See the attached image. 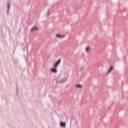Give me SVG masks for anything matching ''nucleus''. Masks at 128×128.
I'll return each mask as SVG.
<instances>
[{"label": "nucleus", "instance_id": "obj_1", "mask_svg": "<svg viewBox=\"0 0 128 128\" xmlns=\"http://www.w3.org/2000/svg\"><path fill=\"white\" fill-rule=\"evenodd\" d=\"M61 62H62V60H60V59H58V60L56 62L54 66V68H57L58 66L60 65V64Z\"/></svg>", "mask_w": 128, "mask_h": 128}, {"label": "nucleus", "instance_id": "obj_2", "mask_svg": "<svg viewBox=\"0 0 128 128\" xmlns=\"http://www.w3.org/2000/svg\"><path fill=\"white\" fill-rule=\"evenodd\" d=\"M56 38H64V35L61 36L60 34H57L56 35Z\"/></svg>", "mask_w": 128, "mask_h": 128}, {"label": "nucleus", "instance_id": "obj_3", "mask_svg": "<svg viewBox=\"0 0 128 128\" xmlns=\"http://www.w3.org/2000/svg\"><path fill=\"white\" fill-rule=\"evenodd\" d=\"M50 71L52 72H54L55 74L58 72V71L56 70V68H54L51 69Z\"/></svg>", "mask_w": 128, "mask_h": 128}, {"label": "nucleus", "instance_id": "obj_4", "mask_svg": "<svg viewBox=\"0 0 128 128\" xmlns=\"http://www.w3.org/2000/svg\"><path fill=\"white\" fill-rule=\"evenodd\" d=\"M38 28L36 26H34L31 28V32H34V30H38Z\"/></svg>", "mask_w": 128, "mask_h": 128}, {"label": "nucleus", "instance_id": "obj_5", "mask_svg": "<svg viewBox=\"0 0 128 128\" xmlns=\"http://www.w3.org/2000/svg\"><path fill=\"white\" fill-rule=\"evenodd\" d=\"M60 126L62 128H65L66 127V123L62 122H60Z\"/></svg>", "mask_w": 128, "mask_h": 128}, {"label": "nucleus", "instance_id": "obj_6", "mask_svg": "<svg viewBox=\"0 0 128 128\" xmlns=\"http://www.w3.org/2000/svg\"><path fill=\"white\" fill-rule=\"evenodd\" d=\"M112 70H114V68H112V66H110V69L109 70H108V74H110V71Z\"/></svg>", "mask_w": 128, "mask_h": 128}, {"label": "nucleus", "instance_id": "obj_7", "mask_svg": "<svg viewBox=\"0 0 128 128\" xmlns=\"http://www.w3.org/2000/svg\"><path fill=\"white\" fill-rule=\"evenodd\" d=\"M86 52H88V50H90V48L89 47H87L86 49Z\"/></svg>", "mask_w": 128, "mask_h": 128}, {"label": "nucleus", "instance_id": "obj_8", "mask_svg": "<svg viewBox=\"0 0 128 128\" xmlns=\"http://www.w3.org/2000/svg\"><path fill=\"white\" fill-rule=\"evenodd\" d=\"M76 88H82V86L81 85H77Z\"/></svg>", "mask_w": 128, "mask_h": 128}, {"label": "nucleus", "instance_id": "obj_9", "mask_svg": "<svg viewBox=\"0 0 128 128\" xmlns=\"http://www.w3.org/2000/svg\"><path fill=\"white\" fill-rule=\"evenodd\" d=\"M8 8H10V4H8Z\"/></svg>", "mask_w": 128, "mask_h": 128}]
</instances>
